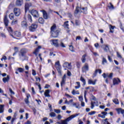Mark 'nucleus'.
Returning a JSON list of instances; mask_svg holds the SVG:
<instances>
[{"instance_id":"nucleus-1","label":"nucleus","mask_w":124,"mask_h":124,"mask_svg":"<svg viewBox=\"0 0 124 124\" xmlns=\"http://www.w3.org/2000/svg\"><path fill=\"white\" fill-rule=\"evenodd\" d=\"M84 9H85V11H81V8H80L79 6L76 7L74 13V16L76 17V18H79L80 16H81V13H82V12H83V13L84 14H87V13H88L87 12L88 8L87 7L81 8L82 10H84Z\"/></svg>"},{"instance_id":"nucleus-2","label":"nucleus","mask_w":124,"mask_h":124,"mask_svg":"<svg viewBox=\"0 0 124 124\" xmlns=\"http://www.w3.org/2000/svg\"><path fill=\"white\" fill-rule=\"evenodd\" d=\"M51 37H53V38H56L59 36V33H60V31L58 28L56 24H54L53 26L51 28Z\"/></svg>"},{"instance_id":"nucleus-3","label":"nucleus","mask_w":124,"mask_h":124,"mask_svg":"<svg viewBox=\"0 0 124 124\" xmlns=\"http://www.w3.org/2000/svg\"><path fill=\"white\" fill-rule=\"evenodd\" d=\"M20 54H19V57L20 60L21 61H24V56L25 54L28 53V50L26 48H22L20 50Z\"/></svg>"},{"instance_id":"nucleus-4","label":"nucleus","mask_w":124,"mask_h":124,"mask_svg":"<svg viewBox=\"0 0 124 124\" xmlns=\"http://www.w3.org/2000/svg\"><path fill=\"white\" fill-rule=\"evenodd\" d=\"M109 108H106L105 109V111H102L101 114L98 115V117L99 118H102V119H105V116L107 115V112L106 111H108Z\"/></svg>"},{"instance_id":"nucleus-5","label":"nucleus","mask_w":124,"mask_h":124,"mask_svg":"<svg viewBox=\"0 0 124 124\" xmlns=\"http://www.w3.org/2000/svg\"><path fill=\"white\" fill-rule=\"evenodd\" d=\"M55 65L58 73H59V74H61L62 72H61V69L62 68V66H61V64H60V61L56 62Z\"/></svg>"},{"instance_id":"nucleus-6","label":"nucleus","mask_w":124,"mask_h":124,"mask_svg":"<svg viewBox=\"0 0 124 124\" xmlns=\"http://www.w3.org/2000/svg\"><path fill=\"white\" fill-rule=\"evenodd\" d=\"M11 36L13 37V38H17V37H21V32L18 31H16L13 34H11Z\"/></svg>"},{"instance_id":"nucleus-7","label":"nucleus","mask_w":124,"mask_h":124,"mask_svg":"<svg viewBox=\"0 0 124 124\" xmlns=\"http://www.w3.org/2000/svg\"><path fill=\"white\" fill-rule=\"evenodd\" d=\"M14 13L15 16H20L21 14V10L18 8H15L14 9Z\"/></svg>"},{"instance_id":"nucleus-8","label":"nucleus","mask_w":124,"mask_h":124,"mask_svg":"<svg viewBox=\"0 0 124 124\" xmlns=\"http://www.w3.org/2000/svg\"><path fill=\"white\" fill-rule=\"evenodd\" d=\"M36 29H37V24H32L29 27V31H34Z\"/></svg>"},{"instance_id":"nucleus-9","label":"nucleus","mask_w":124,"mask_h":124,"mask_svg":"<svg viewBox=\"0 0 124 124\" xmlns=\"http://www.w3.org/2000/svg\"><path fill=\"white\" fill-rule=\"evenodd\" d=\"M66 81V75H64L63 77L62 78V81L61 82V86L62 87L63 85H65V81Z\"/></svg>"},{"instance_id":"nucleus-10","label":"nucleus","mask_w":124,"mask_h":124,"mask_svg":"<svg viewBox=\"0 0 124 124\" xmlns=\"http://www.w3.org/2000/svg\"><path fill=\"white\" fill-rule=\"evenodd\" d=\"M58 41H59V40L58 39H53L50 41L51 43H52L53 45H54V46H55V47H59V43L58 42Z\"/></svg>"},{"instance_id":"nucleus-11","label":"nucleus","mask_w":124,"mask_h":124,"mask_svg":"<svg viewBox=\"0 0 124 124\" xmlns=\"http://www.w3.org/2000/svg\"><path fill=\"white\" fill-rule=\"evenodd\" d=\"M82 72H86L89 70V64L85 63L84 66L82 68Z\"/></svg>"},{"instance_id":"nucleus-12","label":"nucleus","mask_w":124,"mask_h":124,"mask_svg":"<svg viewBox=\"0 0 124 124\" xmlns=\"http://www.w3.org/2000/svg\"><path fill=\"white\" fill-rule=\"evenodd\" d=\"M113 85H119L121 83V80L119 78H114L113 79Z\"/></svg>"},{"instance_id":"nucleus-13","label":"nucleus","mask_w":124,"mask_h":124,"mask_svg":"<svg viewBox=\"0 0 124 124\" xmlns=\"http://www.w3.org/2000/svg\"><path fill=\"white\" fill-rule=\"evenodd\" d=\"M102 76H103L104 78H106V77H108V78L112 79V77H113V73H111L109 74H106L105 73H104L102 75Z\"/></svg>"},{"instance_id":"nucleus-14","label":"nucleus","mask_w":124,"mask_h":124,"mask_svg":"<svg viewBox=\"0 0 124 124\" xmlns=\"http://www.w3.org/2000/svg\"><path fill=\"white\" fill-rule=\"evenodd\" d=\"M31 14L33 17H37L38 16V12L35 10H32L31 11Z\"/></svg>"},{"instance_id":"nucleus-15","label":"nucleus","mask_w":124,"mask_h":124,"mask_svg":"<svg viewBox=\"0 0 124 124\" xmlns=\"http://www.w3.org/2000/svg\"><path fill=\"white\" fill-rule=\"evenodd\" d=\"M31 6V3H25V12H27L28 10H29V9L30 7Z\"/></svg>"},{"instance_id":"nucleus-16","label":"nucleus","mask_w":124,"mask_h":124,"mask_svg":"<svg viewBox=\"0 0 124 124\" xmlns=\"http://www.w3.org/2000/svg\"><path fill=\"white\" fill-rule=\"evenodd\" d=\"M63 67H65V68H71V64L67 62H65L63 64Z\"/></svg>"},{"instance_id":"nucleus-17","label":"nucleus","mask_w":124,"mask_h":124,"mask_svg":"<svg viewBox=\"0 0 124 124\" xmlns=\"http://www.w3.org/2000/svg\"><path fill=\"white\" fill-rule=\"evenodd\" d=\"M21 26L23 29H27V28H28V23H27V21L25 20L22 21Z\"/></svg>"},{"instance_id":"nucleus-18","label":"nucleus","mask_w":124,"mask_h":124,"mask_svg":"<svg viewBox=\"0 0 124 124\" xmlns=\"http://www.w3.org/2000/svg\"><path fill=\"white\" fill-rule=\"evenodd\" d=\"M4 23L5 26L6 27H7V26H8V23H9V21L8 20V19L7 18V16H4Z\"/></svg>"},{"instance_id":"nucleus-19","label":"nucleus","mask_w":124,"mask_h":124,"mask_svg":"<svg viewBox=\"0 0 124 124\" xmlns=\"http://www.w3.org/2000/svg\"><path fill=\"white\" fill-rule=\"evenodd\" d=\"M70 119H69V117H68L67 119L64 120H62L61 121V124H67V123L68 122H70Z\"/></svg>"},{"instance_id":"nucleus-20","label":"nucleus","mask_w":124,"mask_h":124,"mask_svg":"<svg viewBox=\"0 0 124 124\" xmlns=\"http://www.w3.org/2000/svg\"><path fill=\"white\" fill-rule=\"evenodd\" d=\"M23 3V0H16V5L17 6H21Z\"/></svg>"},{"instance_id":"nucleus-21","label":"nucleus","mask_w":124,"mask_h":124,"mask_svg":"<svg viewBox=\"0 0 124 124\" xmlns=\"http://www.w3.org/2000/svg\"><path fill=\"white\" fill-rule=\"evenodd\" d=\"M96 83V79H95L94 80H93L92 79H89L88 80V84L90 85H95Z\"/></svg>"},{"instance_id":"nucleus-22","label":"nucleus","mask_w":124,"mask_h":124,"mask_svg":"<svg viewBox=\"0 0 124 124\" xmlns=\"http://www.w3.org/2000/svg\"><path fill=\"white\" fill-rule=\"evenodd\" d=\"M79 115H80V113H76L74 115H72L69 117V119H70V120L71 121L72 119H74V118H76V117L79 116Z\"/></svg>"},{"instance_id":"nucleus-23","label":"nucleus","mask_w":124,"mask_h":124,"mask_svg":"<svg viewBox=\"0 0 124 124\" xmlns=\"http://www.w3.org/2000/svg\"><path fill=\"white\" fill-rule=\"evenodd\" d=\"M49 93H50V90H46L45 92L44 95L46 97H50L51 96L50 95Z\"/></svg>"},{"instance_id":"nucleus-24","label":"nucleus","mask_w":124,"mask_h":124,"mask_svg":"<svg viewBox=\"0 0 124 124\" xmlns=\"http://www.w3.org/2000/svg\"><path fill=\"white\" fill-rule=\"evenodd\" d=\"M41 48V46H38V48H37L35 51L33 52V54L35 55L36 57L37 56V53L39 52V49Z\"/></svg>"},{"instance_id":"nucleus-25","label":"nucleus","mask_w":124,"mask_h":124,"mask_svg":"<svg viewBox=\"0 0 124 124\" xmlns=\"http://www.w3.org/2000/svg\"><path fill=\"white\" fill-rule=\"evenodd\" d=\"M4 112V105H0V114Z\"/></svg>"},{"instance_id":"nucleus-26","label":"nucleus","mask_w":124,"mask_h":124,"mask_svg":"<svg viewBox=\"0 0 124 124\" xmlns=\"http://www.w3.org/2000/svg\"><path fill=\"white\" fill-rule=\"evenodd\" d=\"M103 49L105 51V52H107L109 51V46L107 45H105L103 46Z\"/></svg>"},{"instance_id":"nucleus-27","label":"nucleus","mask_w":124,"mask_h":124,"mask_svg":"<svg viewBox=\"0 0 124 124\" xmlns=\"http://www.w3.org/2000/svg\"><path fill=\"white\" fill-rule=\"evenodd\" d=\"M96 104V106H98V102H91V108L93 109L94 108V105Z\"/></svg>"},{"instance_id":"nucleus-28","label":"nucleus","mask_w":124,"mask_h":124,"mask_svg":"<svg viewBox=\"0 0 124 124\" xmlns=\"http://www.w3.org/2000/svg\"><path fill=\"white\" fill-rule=\"evenodd\" d=\"M10 78H9V76H7L6 78H4L2 79V81L4 83H6V82H8Z\"/></svg>"},{"instance_id":"nucleus-29","label":"nucleus","mask_w":124,"mask_h":124,"mask_svg":"<svg viewBox=\"0 0 124 124\" xmlns=\"http://www.w3.org/2000/svg\"><path fill=\"white\" fill-rule=\"evenodd\" d=\"M42 12H43L44 19H47L48 16L47 15V13L46 12V11H45L44 10H42Z\"/></svg>"},{"instance_id":"nucleus-30","label":"nucleus","mask_w":124,"mask_h":124,"mask_svg":"<svg viewBox=\"0 0 124 124\" xmlns=\"http://www.w3.org/2000/svg\"><path fill=\"white\" fill-rule=\"evenodd\" d=\"M18 24V18H15L14 19L11 23V25H17Z\"/></svg>"},{"instance_id":"nucleus-31","label":"nucleus","mask_w":124,"mask_h":124,"mask_svg":"<svg viewBox=\"0 0 124 124\" xmlns=\"http://www.w3.org/2000/svg\"><path fill=\"white\" fill-rule=\"evenodd\" d=\"M109 30H110L109 32L113 33L114 32V29L115 28V26H113L112 25H109Z\"/></svg>"},{"instance_id":"nucleus-32","label":"nucleus","mask_w":124,"mask_h":124,"mask_svg":"<svg viewBox=\"0 0 124 124\" xmlns=\"http://www.w3.org/2000/svg\"><path fill=\"white\" fill-rule=\"evenodd\" d=\"M7 29L10 35L13 34V30H12V28L8 27Z\"/></svg>"},{"instance_id":"nucleus-33","label":"nucleus","mask_w":124,"mask_h":124,"mask_svg":"<svg viewBox=\"0 0 124 124\" xmlns=\"http://www.w3.org/2000/svg\"><path fill=\"white\" fill-rule=\"evenodd\" d=\"M86 57H87V54H84L82 56V57L81 58V61L83 63L86 62Z\"/></svg>"},{"instance_id":"nucleus-34","label":"nucleus","mask_w":124,"mask_h":124,"mask_svg":"<svg viewBox=\"0 0 124 124\" xmlns=\"http://www.w3.org/2000/svg\"><path fill=\"white\" fill-rule=\"evenodd\" d=\"M117 111L118 114H120V113H121V114H124V109H123L122 108L117 109Z\"/></svg>"},{"instance_id":"nucleus-35","label":"nucleus","mask_w":124,"mask_h":124,"mask_svg":"<svg viewBox=\"0 0 124 124\" xmlns=\"http://www.w3.org/2000/svg\"><path fill=\"white\" fill-rule=\"evenodd\" d=\"M108 119H104L102 121V124H110V123L108 121Z\"/></svg>"},{"instance_id":"nucleus-36","label":"nucleus","mask_w":124,"mask_h":124,"mask_svg":"<svg viewBox=\"0 0 124 124\" xmlns=\"http://www.w3.org/2000/svg\"><path fill=\"white\" fill-rule=\"evenodd\" d=\"M39 24H44V19L42 17H40L38 19Z\"/></svg>"},{"instance_id":"nucleus-37","label":"nucleus","mask_w":124,"mask_h":124,"mask_svg":"<svg viewBox=\"0 0 124 124\" xmlns=\"http://www.w3.org/2000/svg\"><path fill=\"white\" fill-rule=\"evenodd\" d=\"M28 20L30 23H32V19L31 18V16L30 15H28Z\"/></svg>"},{"instance_id":"nucleus-38","label":"nucleus","mask_w":124,"mask_h":124,"mask_svg":"<svg viewBox=\"0 0 124 124\" xmlns=\"http://www.w3.org/2000/svg\"><path fill=\"white\" fill-rule=\"evenodd\" d=\"M24 69L23 68H17L16 69V71H18L20 73H22V72H24Z\"/></svg>"},{"instance_id":"nucleus-39","label":"nucleus","mask_w":124,"mask_h":124,"mask_svg":"<svg viewBox=\"0 0 124 124\" xmlns=\"http://www.w3.org/2000/svg\"><path fill=\"white\" fill-rule=\"evenodd\" d=\"M72 94H73V95H75V94H79V91H75V90H73V91L72 92Z\"/></svg>"},{"instance_id":"nucleus-40","label":"nucleus","mask_w":124,"mask_h":124,"mask_svg":"<svg viewBox=\"0 0 124 124\" xmlns=\"http://www.w3.org/2000/svg\"><path fill=\"white\" fill-rule=\"evenodd\" d=\"M9 17L11 20H13L14 19V14L13 13H11Z\"/></svg>"},{"instance_id":"nucleus-41","label":"nucleus","mask_w":124,"mask_h":124,"mask_svg":"<svg viewBox=\"0 0 124 124\" xmlns=\"http://www.w3.org/2000/svg\"><path fill=\"white\" fill-rule=\"evenodd\" d=\"M68 21H66L65 22H64V28H65V29H68Z\"/></svg>"},{"instance_id":"nucleus-42","label":"nucleus","mask_w":124,"mask_h":124,"mask_svg":"<svg viewBox=\"0 0 124 124\" xmlns=\"http://www.w3.org/2000/svg\"><path fill=\"white\" fill-rule=\"evenodd\" d=\"M50 117H56V113L54 112H51L49 113Z\"/></svg>"},{"instance_id":"nucleus-43","label":"nucleus","mask_w":124,"mask_h":124,"mask_svg":"<svg viewBox=\"0 0 124 124\" xmlns=\"http://www.w3.org/2000/svg\"><path fill=\"white\" fill-rule=\"evenodd\" d=\"M69 50L71 52H75L74 47H73L72 45L69 46Z\"/></svg>"},{"instance_id":"nucleus-44","label":"nucleus","mask_w":124,"mask_h":124,"mask_svg":"<svg viewBox=\"0 0 124 124\" xmlns=\"http://www.w3.org/2000/svg\"><path fill=\"white\" fill-rule=\"evenodd\" d=\"M112 101L115 103V104H119V100H118V99H114Z\"/></svg>"},{"instance_id":"nucleus-45","label":"nucleus","mask_w":124,"mask_h":124,"mask_svg":"<svg viewBox=\"0 0 124 124\" xmlns=\"http://www.w3.org/2000/svg\"><path fill=\"white\" fill-rule=\"evenodd\" d=\"M105 63H107V60L105 58H103L102 64H105Z\"/></svg>"},{"instance_id":"nucleus-46","label":"nucleus","mask_w":124,"mask_h":124,"mask_svg":"<svg viewBox=\"0 0 124 124\" xmlns=\"http://www.w3.org/2000/svg\"><path fill=\"white\" fill-rule=\"evenodd\" d=\"M76 83L77 84L78 86H75V89H79L80 87H81V85H80V82H77Z\"/></svg>"},{"instance_id":"nucleus-47","label":"nucleus","mask_w":124,"mask_h":124,"mask_svg":"<svg viewBox=\"0 0 124 124\" xmlns=\"http://www.w3.org/2000/svg\"><path fill=\"white\" fill-rule=\"evenodd\" d=\"M80 80L82 81V82L83 83L84 85L86 84V80H85V78H83V77H81Z\"/></svg>"},{"instance_id":"nucleus-48","label":"nucleus","mask_w":124,"mask_h":124,"mask_svg":"<svg viewBox=\"0 0 124 124\" xmlns=\"http://www.w3.org/2000/svg\"><path fill=\"white\" fill-rule=\"evenodd\" d=\"M54 111L55 113H56L57 114H60V113H61V110L60 109H54Z\"/></svg>"},{"instance_id":"nucleus-49","label":"nucleus","mask_w":124,"mask_h":124,"mask_svg":"<svg viewBox=\"0 0 124 124\" xmlns=\"http://www.w3.org/2000/svg\"><path fill=\"white\" fill-rule=\"evenodd\" d=\"M97 72H99V74H101L102 71L100 69H97L95 71V73L96 74Z\"/></svg>"},{"instance_id":"nucleus-50","label":"nucleus","mask_w":124,"mask_h":124,"mask_svg":"<svg viewBox=\"0 0 124 124\" xmlns=\"http://www.w3.org/2000/svg\"><path fill=\"white\" fill-rule=\"evenodd\" d=\"M110 6H109V9H114V6L112 4V3H109Z\"/></svg>"},{"instance_id":"nucleus-51","label":"nucleus","mask_w":124,"mask_h":124,"mask_svg":"<svg viewBox=\"0 0 124 124\" xmlns=\"http://www.w3.org/2000/svg\"><path fill=\"white\" fill-rule=\"evenodd\" d=\"M87 94V91H84V98L85 99L86 102H88V100H87V98L86 97V95Z\"/></svg>"},{"instance_id":"nucleus-52","label":"nucleus","mask_w":124,"mask_h":124,"mask_svg":"<svg viewBox=\"0 0 124 124\" xmlns=\"http://www.w3.org/2000/svg\"><path fill=\"white\" fill-rule=\"evenodd\" d=\"M95 114V111H92V112H89L88 115L92 116L93 115H94Z\"/></svg>"},{"instance_id":"nucleus-53","label":"nucleus","mask_w":124,"mask_h":124,"mask_svg":"<svg viewBox=\"0 0 124 124\" xmlns=\"http://www.w3.org/2000/svg\"><path fill=\"white\" fill-rule=\"evenodd\" d=\"M25 102L26 103V104H27L28 105H29V103H30V101H29V99H25Z\"/></svg>"},{"instance_id":"nucleus-54","label":"nucleus","mask_w":124,"mask_h":124,"mask_svg":"<svg viewBox=\"0 0 124 124\" xmlns=\"http://www.w3.org/2000/svg\"><path fill=\"white\" fill-rule=\"evenodd\" d=\"M117 54L118 58H119V59H122L123 57H122V55H121V54L119 52H117Z\"/></svg>"},{"instance_id":"nucleus-55","label":"nucleus","mask_w":124,"mask_h":124,"mask_svg":"<svg viewBox=\"0 0 124 124\" xmlns=\"http://www.w3.org/2000/svg\"><path fill=\"white\" fill-rule=\"evenodd\" d=\"M9 92L12 94H15V93L12 91V89L11 88H9Z\"/></svg>"},{"instance_id":"nucleus-56","label":"nucleus","mask_w":124,"mask_h":124,"mask_svg":"<svg viewBox=\"0 0 124 124\" xmlns=\"http://www.w3.org/2000/svg\"><path fill=\"white\" fill-rule=\"evenodd\" d=\"M32 75H33V76H35V75H36V72H35V70H32Z\"/></svg>"},{"instance_id":"nucleus-57","label":"nucleus","mask_w":124,"mask_h":124,"mask_svg":"<svg viewBox=\"0 0 124 124\" xmlns=\"http://www.w3.org/2000/svg\"><path fill=\"white\" fill-rule=\"evenodd\" d=\"M61 46L63 48H65V45H64V44H63V43L61 42L60 44Z\"/></svg>"},{"instance_id":"nucleus-58","label":"nucleus","mask_w":124,"mask_h":124,"mask_svg":"<svg viewBox=\"0 0 124 124\" xmlns=\"http://www.w3.org/2000/svg\"><path fill=\"white\" fill-rule=\"evenodd\" d=\"M0 36H1V37H3V38H5V34L3 33H0Z\"/></svg>"},{"instance_id":"nucleus-59","label":"nucleus","mask_w":124,"mask_h":124,"mask_svg":"<svg viewBox=\"0 0 124 124\" xmlns=\"http://www.w3.org/2000/svg\"><path fill=\"white\" fill-rule=\"evenodd\" d=\"M32 93L33 94H35V91H34V88L33 87L31 88Z\"/></svg>"},{"instance_id":"nucleus-60","label":"nucleus","mask_w":124,"mask_h":124,"mask_svg":"<svg viewBox=\"0 0 124 124\" xmlns=\"http://www.w3.org/2000/svg\"><path fill=\"white\" fill-rule=\"evenodd\" d=\"M57 119H58V120H61L62 119V115H61L60 114L58 115Z\"/></svg>"},{"instance_id":"nucleus-61","label":"nucleus","mask_w":124,"mask_h":124,"mask_svg":"<svg viewBox=\"0 0 124 124\" xmlns=\"http://www.w3.org/2000/svg\"><path fill=\"white\" fill-rule=\"evenodd\" d=\"M25 112V110L24 109L20 108L19 109V113H24Z\"/></svg>"},{"instance_id":"nucleus-62","label":"nucleus","mask_w":124,"mask_h":124,"mask_svg":"<svg viewBox=\"0 0 124 124\" xmlns=\"http://www.w3.org/2000/svg\"><path fill=\"white\" fill-rule=\"evenodd\" d=\"M31 97V95L29 93L26 94V97H27V99H29V98H30V97Z\"/></svg>"},{"instance_id":"nucleus-63","label":"nucleus","mask_w":124,"mask_h":124,"mask_svg":"<svg viewBox=\"0 0 124 124\" xmlns=\"http://www.w3.org/2000/svg\"><path fill=\"white\" fill-rule=\"evenodd\" d=\"M36 80L39 82H40V78H37V77H35Z\"/></svg>"},{"instance_id":"nucleus-64","label":"nucleus","mask_w":124,"mask_h":124,"mask_svg":"<svg viewBox=\"0 0 124 124\" xmlns=\"http://www.w3.org/2000/svg\"><path fill=\"white\" fill-rule=\"evenodd\" d=\"M78 98L80 101L81 102L83 101V96H79Z\"/></svg>"}]
</instances>
